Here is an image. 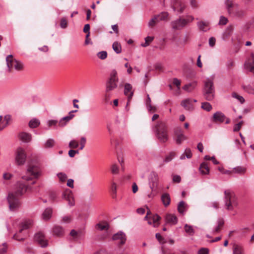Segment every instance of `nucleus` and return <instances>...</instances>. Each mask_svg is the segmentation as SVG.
I'll use <instances>...</instances> for the list:
<instances>
[{"instance_id": "nucleus-16", "label": "nucleus", "mask_w": 254, "mask_h": 254, "mask_svg": "<svg viewBox=\"0 0 254 254\" xmlns=\"http://www.w3.org/2000/svg\"><path fill=\"white\" fill-rule=\"evenodd\" d=\"M159 178L158 174L153 172L150 174V187L152 191L155 190L158 186Z\"/></svg>"}, {"instance_id": "nucleus-64", "label": "nucleus", "mask_w": 254, "mask_h": 254, "mask_svg": "<svg viewBox=\"0 0 254 254\" xmlns=\"http://www.w3.org/2000/svg\"><path fill=\"white\" fill-rule=\"evenodd\" d=\"M71 220V218L70 216H65L63 217L62 221L64 223H69Z\"/></svg>"}, {"instance_id": "nucleus-50", "label": "nucleus", "mask_w": 254, "mask_h": 254, "mask_svg": "<svg viewBox=\"0 0 254 254\" xmlns=\"http://www.w3.org/2000/svg\"><path fill=\"white\" fill-rule=\"evenodd\" d=\"M232 96L233 98H235L237 99L238 100H239L241 103H244L245 99H244V98L242 96L238 95L237 93H233Z\"/></svg>"}, {"instance_id": "nucleus-59", "label": "nucleus", "mask_w": 254, "mask_h": 254, "mask_svg": "<svg viewBox=\"0 0 254 254\" xmlns=\"http://www.w3.org/2000/svg\"><path fill=\"white\" fill-rule=\"evenodd\" d=\"M111 190L113 194L116 195L117 192V185L115 183L113 182L112 183Z\"/></svg>"}, {"instance_id": "nucleus-4", "label": "nucleus", "mask_w": 254, "mask_h": 254, "mask_svg": "<svg viewBox=\"0 0 254 254\" xmlns=\"http://www.w3.org/2000/svg\"><path fill=\"white\" fill-rule=\"evenodd\" d=\"M14 191L10 192L7 196L9 207L11 210H15L20 206L19 197Z\"/></svg>"}, {"instance_id": "nucleus-21", "label": "nucleus", "mask_w": 254, "mask_h": 254, "mask_svg": "<svg viewBox=\"0 0 254 254\" xmlns=\"http://www.w3.org/2000/svg\"><path fill=\"white\" fill-rule=\"evenodd\" d=\"M162 20H167V17H153L149 21L148 26L150 27H153Z\"/></svg>"}, {"instance_id": "nucleus-27", "label": "nucleus", "mask_w": 254, "mask_h": 254, "mask_svg": "<svg viewBox=\"0 0 254 254\" xmlns=\"http://www.w3.org/2000/svg\"><path fill=\"white\" fill-rule=\"evenodd\" d=\"M199 170L202 175L208 174L209 173V168L208 163L202 162L200 165Z\"/></svg>"}, {"instance_id": "nucleus-56", "label": "nucleus", "mask_w": 254, "mask_h": 254, "mask_svg": "<svg viewBox=\"0 0 254 254\" xmlns=\"http://www.w3.org/2000/svg\"><path fill=\"white\" fill-rule=\"evenodd\" d=\"M228 22V19L226 17H221L219 20V24L220 25H226Z\"/></svg>"}, {"instance_id": "nucleus-2", "label": "nucleus", "mask_w": 254, "mask_h": 254, "mask_svg": "<svg viewBox=\"0 0 254 254\" xmlns=\"http://www.w3.org/2000/svg\"><path fill=\"white\" fill-rule=\"evenodd\" d=\"M225 207L228 210H232L238 205L237 198L235 193L229 190L224 192Z\"/></svg>"}, {"instance_id": "nucleus-30", "label": "nucleus", "mask_w": 254, "mask_h": 254, "mask_svg": "<svg viewBox=\"0 0 254 254\" xmlns=\"http://www.w3.org/2000/svg\"><path fill=\"white\" fill-rule=\"evenodd\" d=\"M20 139L25 142H28L31 140L32 136L30 133L27 132H21L19 134Z\"/></svg>"}, {"instance_id": "nucleus-26", "label": "nucleus", "mask_w": 254, "mask_h": 254, "mask_svg": "<svg viewBox=\"0 0 254 254\" xmlns=\"http://www.w3.org/2000/svg\"><path fill=\"white\" fill-rule=\"evenodd\" d=\"M74 115L73 114H70L69 115L64 117L61 119L60 121L58 122V126L63 127L66 125L67 123L70 121L73 117Z\"/></svg>"}, {"instance_id": "nucleus-45", "label": "nucleus", "mask_w": 254, "mask_h": 254, "mask_svg": "<svg viewBox=\"0 0 254 254\" xmlns=\"http://www.w3.org/2000/svg\"><path fill=\"white\" fill-rule=\"evenodd\" d=\"M189 40H190V38L188 35H185L184 36H182L180 38V44L181 45H185L189 42Z\"/></svg>"}, {"instance_id": "nucleus-13", "label": "nucleus", "mask_w": 254, "mask_h": 254, "mask_svg": "<svg viewBox=\"0 0 254 254\" xmlns=\"http://www.w3.org/2000/svg\"><path fill=\"white\" fill-rule=\"evenodd\" d=\"M174 134L176 137V141L178 144H181L183 141L188 139L184 134V131L181 127H177L174 129Z\"/></svg>"}, {"instance_id": "nucleus-43", "label": "nucleus", "mask_w": 254, "mask_h": 254, "mask_svg": "<svg viewBox=\"0 0 254 254\" xmlns=\"http://www.w3.org/2000/svg\"><path fill=\"white\" fill-rule=\"evenodd\" d=\"M195 86V83H189L185 85L183 87V89L187 92H190L194 88Z\"/></svg>"}, {"instance_id": "nucleus-18", "label": "nucleus", "mask_w": 254, "mask_h": 254, "mask_svg": "<svg viewBox=\"0 0 254 254\" xmlns=\"http://www.w3.org/2000/svg\"><path fill=\"white\" fill-rule=\"evenodd\" d=\"M35 240L42 247H45L48 245L47 241L45 239V236L42 232H38L35 236Z\"/></svg>"}, {"instance_id": "nucleus-20", "label": "nucleus", "mask_w": 254, "mask_h": 254, "mask_svg": "<svg viewBox=\"0 0 254 254\" xmlns=\"http://www.w3.org/2000/svg\"><path fill=\"white\" fill-rule=\"evenodd\" d=\"M124 93L127 96L128 98V102L127 103V105L131 99L133 94V92L132 91V86L130 84L126 83L125 84Z\"/></svg>"}, {"instance_id": "nucleus-55", "label": "nucleus", "mask_w": 254, "mask_h": 254, "mask_svg": "<svg viewBox=\"0 0 254 254\" xmlns=\"http://www.w3.org/2000/svg\"><path fill=\"white\" fill-rule=\"evenodd\" d=\"M243 124H244V122L243 121H241V122H239V123L236 124L234 127V129H233L234 131H238L241 129Z\"/></svg>"}, {"instance_id": "nucleus-63", "label": "nucleus", "mask_w": 254, "mask_h": 254, "mask_svg": "<svg viewBox=\"0 0 254 254\" xmlns=\"http://www.w3.org/2000/svg\"><path fill=\"white\" fill-rule=\"evenodd\" d=\"M156 238L160 243H165V242L163 241L164 238L159 233H157L155 235Z\"/></svg>"}, {"instance_id": "nucleus-5", "label": "nucleus", "mask_w": 254, "mask_h": 254, "mask_svg": "<svg viewBox=\"0 0 254 254\" xmlns=\"http://www.w3.org/2000/svg\"><path fill=\"white\" fill-rule=\"evenodd\" d=\"M118 78L117 77V72L115 70L112 71L110 77L106 83V92H110L117 87V82Z\"/></svg>"}, {"instance_id": "nucleus-12", "label": "nucleus", "mask_w": 254, "mask_h": 254, "mask_svg": "<svg viewBox=\"0 0 254 254\" xmlns=\"http://www.w3.org/2000/svg\"><path fill=\"white\" fill-rule=\"evenodd\" d=\"M171 7L174 11L182 13L186 8V5L182 0H171Z\"/></svg>"}, {"instance_id": "nucleus-35", "label": "nucleus", "mask_w": 254, "mask_h": 254, "mask_svg": "<svg viewBox=\"0 0 254 254\" xmlns=\"http://www.w3.org/2000/svg\"><path fill=\"white\" fill-rule=\"evenodd\" d=\"M224 224V221L222 219H219L217 221V226L215 228L213 234H215L216 233H219L221 230L222 229Z\"/></svg>"}, {"instance_id": "nucleus-49", "label": "nucleus", "mask_w": 254, "mask_h": 254, "mask_svg": "<svg viewBox=\"0 0 254 254\" xmlns=\"http://www.w3.org/2000/svg\"><path fill=\"white\" fill-rule=\"evenodd\" d=\"M97 56L101 60H105L107 57V53L106 51H101L97 53Z\"/></svg>"}, {"instance_id": "nucleus-15", "label": "nucleus", "mask_w": 254, "mask_h": 254, "mask_svg": "<svg viewBox=\"0 0 254 254\" xmlns=\"http://www.w3.org/2000/svg\"><path fill=\"white\" fill-rule=\"evenodd\" d=\"M29 187L27 184L23 183L21 182H18L17 183L16 190L14 191L17 195L21 196L23 195L28 189Z\"/></svg>"}, {"instance_id": "nucleus-24", "label": "nucleus", "mask_w": 254, "mask_h": 254, "mask_svg": "<svg viewBox=\"0 0 254 254\" xmlns=\"http://www.w3.org/2000/svg\"><path fill=\"white\" fill-rule=\"evenodd\" d=\"M52 233L54 236L60 237L64 236V231L63 227L56 225L52 229Z\"/></svg>"}, {"instance_id": "nucleus-41", "label": "nucleus", "mask_w": 254, "mask_h": 254, "mask_svg": "<svg viewBox=\"0 0 254 254\" xmlns=\"http://www.w3.org/2000/svg\"><path fill=\"white\" fill-rule=\"evenodd\" d=\"M184 229L185 232L190 236H192L194 234V230L193 229L192 227L188 224L185 225Z\"/></svg>"}, {"instance_id": "nucleus-61", "label": "nucleus", "mask_w": 254, "mask_h": 254, "mask_svg": "<svg viewBox=\"0 0 254 254\" xmlns=\"http://www.w3.org/2000/svg\"><path fill=\"white\" fill-rule=\"evenodd\" d=\"M58 122L57 120H49L48 122V125L49 127H51L52 126H55L58 124Z\"/></svg>"}, {"instance_id": "nucleus-58", "label": "nucleus", "mask_w": 254, "mask_h": 254, "mask_svg": "<svg viewBox=\"0 0 254 254\" xmlns=\"http://www.w3.org/2000/svg\"><path fill=\"white\" fill-rule=\"evenodd\" d=\"M173 84L176 86L178 88V89H180V87L181 85V81L177 78H174L173 81Z\"/></svg>"}, {"instance_id": "nucleus-39", "label": "nucleus", "mask_w": 254, "mask_h": 254, "mask_svg": "<svg viewBox=\"0 0 254 254\" xmlns=\"http://www.w3.org/2000/svg\"><path fill=\"white\" fill-rule=\"evenodd\" d=\"M187 206V203L182 201H181L178 205V210L180 213L183 214L186 210Z\"/></svg>"}, {"instance_id": "nucleus-25", "label": "nucleus", "mask_w": 254, "mask_h": 254, "mask_svg": "<svg viewBox=\"0 0 254 254\" xmlns=\"http://www.w3.org/2000/svg\"><path fill=\"white\" fill-rule=\"evenodd\" d=\"M165 220L167 223L171 225L176 224L178 221L177 216L175 214L171 213H168L166 215Z\"/></svg>"}, {"instance_id": "nucleus-38", "label": "nucleus", "mask_w": 254, "mask_h": 254, "mask_svg": "<svg viewBox=\"0 0 254 254\" xmlns=\"http://www.w3.org/2000/svg\"><path fill=\"white\" fill-rule=\"evenodd\" d=\"M192 157V153L190 149V148H186L184 153H183L180 158L181 160L185 159L186 157H187L188 159Z\"/></svg>"}, {"instance_id": "nucleus-7", "label": "nucleus", "mask_w": 254, "mask_h": 254, "mask_svg": "<svg viewBox=\"0 0 254 254\" xmlns=\"http://www.w3.org/2000/svg\"><path fill=\"white\" fill-rule=\"evenodd\" d=\"M204 96L206 100L210 101L214 97V89L213 82L210 79H207L205 82Z\"/></svg>"}, {"instance_id": "nucleus-37", "label": "nucleus", "mask_w": 254, "mask_h": 254, "mask_svg": "<svg viewBox=\"0 0 254 254\" xmlns=\"http://www.w3.org/2000/svg\"><path fill=\"white\" fill-rule=\"evenodd\" d=\"M246 168L243 166H237L233 169V173H237L240 175H244L246 172Z\"/></svg>"}, {"instance_id": "nucleus-9", "label": "nucleus", "mask_w": 254, "mask_h": 254, "mask_svg": "<svg viewBox=\"0 0 254 254\" xmlns=\"http://www.w3.org/2000/svg\"><path fill=\"white\" fill-rule=\"evenodd\" d=\"M26 158V152L23 148L19 147L17 149L15 156V162L18 165L24 164Z\"/></svg>"}, {"instance_id": "nucleus-48", "label": "nucleus", "mask_w": 254, "mask_h": 254, "mask_svg": "<svg viewBox=\"0 0 254 254\" xmlns=\"http://www.w3.org/2000/svg\"><path fill=\"white\" fill-rule=\"evenodd\" d=\"M201 108L207 111H210L212 109L211 105L207 102L202 103Z\"/></svg>"}, {"instance_id": "nucleus-14", "label": "nucleus", "mask_w": 254, "mask_h": 254, "mask_svg": "<svg viewBox=\"0 0 254 254\" xmlns=\"http://www.w3.org/2000/svg\"><path fill=\"white\" fill-rule=\"evenodd\" d=\"M63 198L65 199L70 206H73L75 204L73 194L72 191L69 189H65L62 194Z\"/></svg>"}, {"instance_id": "nucleus-8", "label": "nucleus", "mask_w": 254, "mask_h": 254, "mask_svg": "<svg viewBox=\"0 0 254 254\" xmlns=\"http://www.w3.org/2000/svg\"><path fill=\"white\" fill-rule=\"evenodd\" d=\"M193 18H185L184 17H180L177 20L172 22V28L174 29H179L188 23L191 22Z\"/></svg>"}, {"instance_id": "nucleus-17", "label": "nucleus", "mask_w": 254, "mask_h": 254, "mask_svg": "<svg viewBox=\"0 0 254 254\" xmlns=\"http://www.w3.org/2000/svg\"><path fill=\"white\" fill-rule=\"evenodd\" d=\"M112 239L114 241H118L120 245H124L127 240L125 234L122 232H119L114 235Z\"/></svg>"}, {"instance_id": "nucleus-46", "label": "nucleus", "mask_w": 254, "mask_h": 254, "mask_svg": "<svg viewBox=\"0 0 254 254\" xmlns=\"http://www.w3.org/2000/svg\"><path fill=\"white\" fill-rule=\"evenodd\" d=\"M54 143L55 141L53 139H49L45 143L44 147L46 148H51L54 146Z\"/></svg>"}, {"instance_id": "nucleus-36", "label": "nucleus", "mask_w": 254, "mask_h": 254, "mask_svg": "<svg viewBox=\"0 0 254 254\" xmlns=\"http://www.w3.org/2000/svg\"><path fill=\"white\" fill-rule=\"evenodd\" d=\"M244 251L243 247L238 245H234L233 248V254H244Z\"/></svg>"}, {"instance_id": "nucleus-44", "label": "nucleus", "mask_w": 254, "mask_h": 254, "mask_svg": "<svg viewBox=\"0 0 254 254\" xmlns=\"http://www.w3.org/2000/svg\"><path fill=\"white\" fill-rule=\"evenodd\" d=\"M154 39V37L147 36L145 38V43L141 44L143 47H146L149 45Z\"/></svg>"}, {"instance_id": "nucleus-53", "label": "nucleus", "mask_w": 254, "mask_h": 254, "mask_svg": "<svg viewBox=\"0 0 254 254\" xmlns=\"http://www.w3.org/2000/svg\"><path fill=\"white\" fill-rule=\"evenodd\" d=\"M111 172L113 174H117L119 173V169L118 166L114 164L111 166Z\"/></svg>"}, {"instance_id": "nucleus-52", "label": "nucleus", "mask_w": 254, "mask_h": 254, "mask_svg": "<svg viewBox=\"0 0 254 254\" xmlns=\"http://www.w3.org/2000/svg\"><path fill=\"white\" fill-rule=\"evenodd\" d=\"M175 152H171L168 156H167L164 160V162H169L170 161H171L172 159L174 158V157L175 156Z\"/></svg>"}, {"instance_id": "nucleus-28", "label": "nucleus", "mask_w": 254, "mask_h": 254, "mask_svg": "<svg viewBox=\"0 0 254 254\" xmlns=\"http://www.w3.org/2000/svg\"><path fill=\"white\" fill-rule=\"evenodd\" d=\"M161 200L163 205L165 207H167L170 204L171 198L170 195L168 193H164L161 196Z\"/></svg>"}, {"instance_id": "nucleus-3", "label": "nucleus", "mask_w": 254, "mask_h": 254, "mask_svg": "<svg viewBox=\"0 0 254 254\" xmlns=\"http://www.w3.org/2000/svg\"><path fill=\"white\" fill-rule=\"evenodd\" d=\"M6 62L9 72H12L13 68L17 71H21L23 69V64L14 59L11 55L6 57Z\"/></svg>"}, {"instance_id": "nucleus-54", "label": "nucleus", "mask_w": 254, "mask_h": 254, "mask_svg": "<svg viewBox=\"0 0 254 254\" xmlns=\"http://www.w3.org/2000/svg\"><path fill=\"white\" fill-rule=\"evenodd\" d=\"M79 144L77 141L75 140H71L69 143V146L71 148H76L78 147Z\"/></svg>"}, {"instance_id": "nucleus-32", "label": "nucleus", "mask_w": 254, "mask_h": 254, "mask_svg": "<svg viewBox=\"0 0 254 254\" xmlns=\"http://www.w3.org/2000/svg\"><path fill=\"white\" fill-rule=\"evenodd\" d=\"M181 105L187 110H192L193 108L191 101L190 99H186L182 102Z\"/></svg>"}, {"instance_id": "nucleus-22", "label": "nucleus", "mask_w": 254, "mask_h": 254, "mask_svg": "<svg viewBox=\"0 0 254 254\" xmlns=\"http://www.w3.org/2000/svg\"><path fill=\"white\" fill-rule=\"evenodd\" d=\"M246 68L254 73V54H251V57L245 64Z\"/></svg>"}, {"instance_id": "nucleus-19", "label": "nucleus", "mask_w": 254, "mask_h": 254, "mask_svg": "<svg viewBox=\"0 0 254 254\" xmlns=\"http://www.w3.org/2000/svg\"><path fill=\"white\" fill-rule=\"evenodd\" d=\"M226 117L221 112H216L214 114L212 117V121L215 123L220 124L224 122Z\"/></svg>"}, {"instance_id": "nucleus-33", "label": "nucleus", "mask_w": 254, "mask_h": 254, "mask_svg": "<svg viewBox=\"0 0 254 254\" xmlns=\"http://www.w3.org/2000/svg\"><path fill=\"white\" fill-rule=\"evenodd\" d=\"M233 27L232 26H228L222 35V38L225 40L228 39L231 35L233 32Z\"/></svg>"}, {"instance_id": "nucleus-40", "label": "nucleus", "mask_w": 254, "mask_h": 254, "mask_svg": "<svg viewBox=\"0 0 254 254\" xmlns=\"http://www.w3.org/2000/svg\"><path fill=\"white\" fill-rule=\"evenodd\" d=\"M112 48L114 51L117 54H120L122 52V47L121 44L117 41H116L113 43L112 45Z\"/></svg>"}, {"instance_id": "nucleus-31", "label": "nucleus", "mask_w": 254, "mask_h": 254, "mask_svg": "<svg viewBox=\"0 0 254 254\" xmlns=\"http://www.w3.org/2000/svg\"><path fill=\"white\" fill-rule=\"evenodd\" d=\"M53 210L51 208H46L42 214V218L43 220L47 221L49 220L52 215Z\"/></svg>"}, {"instance_id": "nucleus-60", "label": "nucleus", "mask_w": 254, "mask_h": 254, "mask_svg": "<svg viewBox=\"0 0 254 254\" xmlns=\"http://www.w3.org/2000/svg\"><path fill=\"white\" fill-rule=\"evenodd\" d=\"M86 138L84 137H82L81 138L80 142V149L81 150H82L83 149V148L84 147L85 144L86 143Z\"/></svg>"}, {"instance_id": "nucleus-51", "label": "nucleus", "mask_w": 254, "mask_h": 254, "mask_svg": "<svg viewBox=\"0 0 254 254\" xmlns=\"http://www.w3.org/2000/svg\"><path fill=\"white\" fill-rule=\"evenodd\" d=\"M67 20L66 18L63 17L60 21V26L62 28H65L67 26Z\"/></svg>"}, {"instance_id": "nucleus-47", "label": "nucleus", "mask_w": 254, "mask_h": 254, "mask_svg": "<svg viewBox=\"0 0 254 254\" xmlns=\"http://www.w3.org/2000/svg\"><path fill=\"white\" fill-rule=\"evenodd\" d=\"M60 182L64 183L66 180L67 177L66 175L63 173H60L57 175Z\"/></svg>"}, {"instance_id": "nucleus-10", "label": "nucleus", "mask_w": 254, "mask_h": 254, "mask_svg": "<svg viewBox=\"0 0 254 254\" xmlns=\"http://www.w3.org/2000/svg\"><path fill=\"white\" fill-rule=\"evenodd\" d=\"M225 4L229 14L234 13V11L235 13L239 15L244 14L241 10L237 9L238 4L234 3L232 0H226Z\"/></svg>"}, {"instance_id": "nucleus-23", "label": "nucleus", "mask_w": 254, "mask_h": 254, "mask_svg": "<svg viewBox=\"0 0 254 254\" xmlns=\"http://www.w3.org/2000/svg\"><path fill=\"white\" fill-rule=\"evenodd\" d=\"M33 221L31 220H26L24 221L20 225L19 233H21L24 230L29 229L33 225Z\"/></svg>"}, {"instance_id": "nucleus-6", "label": "nucleus", "mask_w": 254, "mask_h": 254, "mask_svg": "<svg viewBox=\"0 0 254 254\" xmlns=\"http://www.w3.org/2000/svg\"><path fill=\"white\" fill-rule=\"evenodd\" d=\"M40 175L39 168L33 165H29L27 168L26 176L22 177V179L25 180H30L33 178H37Z\"/></svg>"}, {"instance_id": "nucleus-57", "label": "nucleus", "mask_w": 254, "mask_h": 254, "mask_svg": "<svg viewBox=\"0 0 254 254\" xmlns=\"http://www.w3.org/2000/svg\"><path fill=\"white\" fill-rule=\"evenodd\" d=\"M13 175L9 173H5L3 174V179L4 180H9L11 179Z\"/></svg>"}, {"instance_id": "nucleus-34", "label": "nucleus", "mask_w": 254, "mask_h": 254, "mask_svg": "<svg viewBox=\"0 0 254 254\" xmlns=\"http://www.w3.org/2000/svg\"><path fill=\"white\" fill-rule=\"evenodd\" d=\"M198 25L201 31H207L210 28L209 23L206 21H200L198 23Z\"/></svg>"}, {"instance_id": "nucleus-62", "label": "nucleus", "mask_w": 254, "mask_h": 254, "mask_svg": "<svg viewBox=\"0 0 254 254\" xmlns=\"http://www.w3.org/2000/svg\"><path fill=\"white\" fill-rule=\"evenodd\" d=\"M49 197L51 200L54 201L57 197L56 193L55 191H50L49 192Z\"/></svg>"}, {"instance_id": "nucleus-42", "label": "nucleus", "mask_w": 254, "mask_h": 254, "mask_svg": "<svg viewBox=\"0 0 254 254\" xmlns=\"http://www.w3.org/2000/svg\"><path fill=\"white\" fill-rule=\"evenodd\" d=\"M40 125V121L36 119L31 120L29 123V126L31 128H35Z\"/></svg>"}, {"instance_id": "nucleus-1", "label": "nucleus", "mask_w": 254, "mask_h": 254, "mask_svg": "<svg viewBox=\"0 0 254 254\" xmlns=\"http://www.w3.org/2000/svg\"><path fill=\"white\" fill-rule=\"evenodd\" d=\"M156 136L160 142L165 143L169 138L168 126L164 121H160L155 126Z\"/></svg>"}, {"instance_id": "nucleus-29", "label": "nucleus", "mask_w": 254, "mask_h": 254, "mask_svg": "<svg viewBox=\"0 0 254 254\" xmlns=\"http://www.w3.org/2000/svg\"><path fill=\"white\" fill-rule=\"evenodd\" d=\"M96 228L101 231L108 230L109 228V223L105 221H101L96 225Z\"/></svg>"}, {"instance_id": "nucleus-11", "label": "nucleus", "mask_w": 254, "mask_h": 254, "mask_svg": "<svg viewBox=\"0 0 254 254\" xmlns=\"http://www.w3.org/2000/svg\"><path fill=\"white\" fill-rule=\"evenodd\" d=\"M144 219L148 221V224H153V226L156 227L159 225L161 217L158 215H152L150 211H148Z\"/></svg>"}]
</instances>
